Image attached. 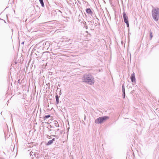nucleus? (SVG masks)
Returning <instances> with one entry per match:
<instances>
[{
	"mask_svg": "<svg viewBox=\"0 0 159 159\" xmlns=\"http://www.w3.org/2000/svg\"><path fill=\"white\" fill-rule=\"evenodd\" d=\"M84 81L91 85L94 83V78L91 75H85L84 76Z\"/></svg>",
	"mask_w": 159,
	"mask_h": 159,
	"instance_id": "1",
	"label": "nucleus"
},
{
	"mask_svg": "<svg viewBox=\"0 0 159 159\" xmlns=\"http://www.w3.org/2000/svg\"><path fill=\"white\" fill-rule=\"evenodd\" d=\"M123 15L124 19V21L126 24L127 27H129V24L128 18L125 12L123 13Z\"/></svg>",
	"mask_w": 159,
	"mask_h": 159,
	"instance_id": "4",
	"label": "nucleus"
},
{
	"mask_svg": "<svg viewBox=\"0 0 159 159\" xmlns=\"http://www.w3.org/2000/svg\"><path fill=\"white\" fill-rule=\"evenodd\" d=\"M55 140V139L54 138L52 140L49 141L47 145H48L51 144Z\"/></svg>",
	"mask_w": 159,
	"mask_h": 159,
	"instance_id": "6",
	"label": "nucleus"
},
{
	"mask_svg": "<svg viewBox=\"0 0 159 159\" xmlns=\"http://www.w3.org/2000/svg\"><path fill=\"white\" fill-rule=\"evenodd\" d=\"M86 12L87 13L92 15V12L91 11L90 9L89 8L87 9H86Z\"/></svg>",
	"mask_w": 159,
	"mask_h": 159,
	"instance_id": "7",
	"label": "nucleus"
},
{
	"mask_svg": "<svg viewBox=\"0 0 159 159\" xmlns=\"http://www.w3.org/2000/svg\"><path fill=\"white\" fill-rule=\"evenodd\" d=\"M42 7H44V4L43 0H39Z\"/></svg>",
	"mask_w": 159,
	"mask_h": 159,
	"instance_id": "10",
	"label": "nucleus"
},
{
	"mask_svg": "<svg viewBox=\"0 0 159 159\" xmlns=\"http://www.w3.org/2000/svg\"><path fill=\"white\" fill-rule=\"evenodd\" d=\"M152 16L153 19L156 21H157L159 18V8L154 9L152 11Z\"/></svg>",
	"mask_w": 159,
	"mask_h": 159,
	"instance_id": "2",
	"label": "nucleus"
},
{
	"mask_svg": "<svg viewBox=\"0 0 159 159\" xmlns=\"http://www.w3.org/2000/svg\"><path fill=\"white\" fill-rule=\"evenodd\" d=\"M108 119L109 117L106 116L99 117L95 120V122L96 124H101Z\"/></svg>",
	"mask_w": 159,
	"mask_h": 159,
	"instance_id": "3",
	"label": "nucleus"
},
{
	"mask_svg": "<svg viewBox=\"0 0 159 159\" xmlns=\"http://www.w3.org/2000/svg\"><path fill=\"white\" fill-rule=\"evenodd\" d=\"M131 79L132 82H136V79L135 76V74L134 73L131 75Z\"/></svg>",
	"mask_w": 159,
	"mask_h": 159,
	"instance_id": "5",
	"label": "nucleus"
},
{
	"mask_svg": "<svg viewBox=\"0 0 159 159\" xmlns=\"http://www.w3.org/2000/svg\"><path fill=\"white\" fill-rule=\"evenodd\" d=\"M122 91L123 92L124 94V98H125V87L124 85H123L122 86Z\"/></svg>",
	"mask_w": 159,
	"mask_h": 159,
	"instance_id": "8",
	"label": "nucleus"
},
{
	"mask_svg": "<svg viewBox=\"0 0 159 159\" xmlns=\"http://www.w3.org/2000/svg\"><path fill=\"white\" fill-rule=\"evenodd\" d=\"M50 117V115H48V116H45L44 117V119H45L47 118H48Z\"/></svg>",
	"mask_w": 159,
	"mask_h": 159,
	"instance_id": "11",
	"label": "nucleus"
},
{
	"mask_svg": "<svg viewBox=\"0 0 159 159\" xmlns=\"http://www.w3.org/2000/svg\"><path fill=\"white\" fill-rule=\"evenodd\" d=\"M56 101L57 102V103L58 104L59 103V97H58V96L57 95L56 97Z\"/></svg>",
	"mask_w": 159,
	"mask_h": 159,
	"instance_id": "9",
	"label": "nucleus"
},
{
	"mask_svg": "<svg viewBox=\"0 0 159 159\" xmlns=\"http://www.w3.org/2000/svg\"><path fill=\"white\" fill-rule=\"evenodd\" d=\"M150 39H152V37H153V35H152V32H150Z\"/></svg>",
	"mask_w": 159,
	"mask_h": 159,
	"instance_id": "12",
	"label": "nucleus"
}]
</instances>
